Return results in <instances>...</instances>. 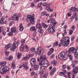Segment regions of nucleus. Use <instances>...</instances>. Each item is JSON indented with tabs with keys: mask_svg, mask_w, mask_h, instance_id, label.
<instances>
[{
	"mask_svg": "<svg viewBox=\"0 0 78 78\" xmlns=\"http://www.w3.org/2000/svg\"><path fill=\"white\" fill-rule=\"evenodd\" d=\"M5 65H6L5 62H0V66H2L0 68V73L2 74L5 73L9 70V68Z\"/></svg>",
	"mask_w": 78,
	"mask_h": 78,
	"instance_id": "obj_1",
	"label": "nucleus"
},
{
	"mask_svg": "<svg viewBox=\"0 0 78 78\" xmlns=\"http://www.w3.org/2000/svg\"><path fill=\"white\" fill-rule=\"evenodd\" d=\"M65 41L63 39L60 40V43L63 46L65 47L68 46L70 43V38L68 37H66L65 38Z\"/></svg>",
	"mask_w": 78,
	"mask_h": 78,
	"instance_id": "obj_2",
	"label": "nucleus"
},
{
	"mask_svg": "<svg viewBox=\"0 0 78 78\" xmlns=\"http://www.w3.org/2000/svg\"><path fill=\"white\" fill-rule=\"evenodd\" d=\"M27 21H28L29 20H30V22L31 24H34V16H31V15H28L27 16Z\"/></svg>",
	"mask_w": 78,
	"mask_h": 78,
	"instance_id": "obj_3",
	"label": "nucleus"
},
{
	"mask_svg": "<svg viewBox=\"0 0 78 78\" xmlns=\"http://www.w3.org/2000/svg\"><path fill=\"white\" fill-rule=\"evenodd\" d=\"M66 53L64 52H62L58 55V58L60 59H66L67 58L66 57Z\"/></svg>",
	"mask_w": 78,
	"mask_h": 78,
	"instance_id": "obj_4",
	"label": "nucleus"
},
{
	"mask_svg": "<svg viewBox=\"0 0 78 78\" xmlns=\"http://www.w3.org/2000/svg\"><path fill=\"white\" fill-rule=\"evenodd\" d=\"M13 40L14 41V42L13 44L12 45V46L10 48V50H12V51H14L17 48V46H16V38L15 37H14Z\"/></svg>",
	"mask_w": 78,
	"mask_h": 78,
	"instance_id": "obj_5",
	"label": "nucleus"
},
{
	"mask_svg": "<svg viewBox=\"0 0 78 78\" xmlns=\"http://www.w3.org/2000/svg\"><path fill=\"white\" fill-rule=\"evenodd\" d=\"M42 63L41 62H39V64L40 66H42L43 67H47L48 66V65H49V62L47 61H41Z\"/></svg>",
	"mask_w": 78,
	"mask_h": 78,
	"instance_id": "obj_6",
	"label": "nucleus"
},
{
	"mask_svg": "<svg viewBox=\"0 0 78 78\" xmlns=\"http://www.w3.org/2000/svg\"><path fill=\"white\" fill-rule=\"evenodd\" d=\"M43 53H44V50L41 47H40L37 49V51H36L35 54L37 55L38 54L39 55H42Z\"/></svg>",
	"mask_w": 78,
	"mask_h": 78,
	"instance_id": "obj_7",
	"label": "nucleus"
},
{
	"mask_svg": "<svg viewBox=\"0 0 78 78\" xmlns=\"http://www.w3.org/2000/svg\"><path fill=\"white\" fill-rule=\"evenodd\" d=\"M78 73V68L76 67L75 69H74L72 72V78H75V74H76Z\"/></svg>",
	"mask_w": 78,
	"mask_h": 78,
	"instance_id": "obj_8",
	"label": "nucleus"
},
{
	"mask_svg": "<svg viewBox=\"0 0 78 78\" xmlns=\"http://www.w3.org/2000/svg\"><path fill=\"white\" fill-rule=\"evenodd\" d=\"M48 30L50 33H53L54 32H55V28L54 27H49L48 28Z\"/></svg>",
	"mask_w": 78,
	"mask_h": 78,
	"instance_id": "obj_9",
	"label": "nucleus"
},
{
	"mask_svg": "<svg viewBox=\"0 0 78 78\" xmlns=\"http://www.w3.org/2000/svg\"><path fill=\"white\" fill-rule=\"evenodd\" d=\"M30 63L32 66H33L36 64V60L34 58H32L30 60Z\"/></svg>",
	"mask_w": 78,
	"mask_h": 78,
	"instance_id": "obj_10",
	"label": "nucleus"
},
{
	"mask_svg": "<svg viewBox=\"0 0 78 78\" xmlns=\"http://www.w3.org/2000/svg\"><path fill=\"white\" fill-rule=\"evenodd\" d=\"M57 23V22H56V21L53 20L51 23V26L52 27H54V28H55Z\"/></svg>",
	"mask_w": 78,
	"mask_h": 78,
	"instance_id": "obj_11",
	"label": "nucleus"
},
{
	"mask_svg": "<svg viewBox=\"0 0 78 78\" xmlns=\"http://www.w3.org/2000/svg\"><path fill=\"white\" fill-rule=\"evenodd\" d=\"M40 59L41 61L44 62V61H45L44 60H46V57L45 55L41 56L40 57Z\"/></svg>",
	"mask_w": 78,
	"mask_h": 78,
	"instance_id": "obj_12",
	"label": "nucleus"
},
{
	"mask_svg": "<svg viewBox=\"0 0 78 78\" xmlns=\"http://www.w3.org/2000/svg\"><path fill=\"white\" fill-rule=\"evenodd\" d=\"M69 51L71 53L73 52V53L74 52L75 50H76V49H75L74 47H72L70 48H69Z\"/></svg>",
	"mask_w": 78,
	"mask_h": 78,
	"instance_id": "obj_13",
	"label": "nucleus"
},
{
	"mask_svg": "<svg viewBox=\"0 0 78 78\" xmlns=\"http://www.w3.org/2000/svg\"><path fill=\"white\" fill-rule=\"evenodd\" d=\"M11 31L12 33H17V31L16 30V27H14V28H12L11 29Z\"/></svg>",
	"mask_w": 78,
	"mask_h": 78,
	"instance_id": "obj_14",
	"label": "nucleus"
},
{
	"mask_svg": "<svg viewBox=\"0 0 78 78\" xmlns=\"http://www.w3.org/2000/svg\"><path fill=\"white\" fill-rule=\"evenodd\" d=\"M5 17L4 16H2L1 18V20H0V23L1 24H3L4 23V20H5Z\"/></svg>",
	"mask_w": 78,
	"mask_h": 78,
	"instance_id": "obj_15",
	"label": "nucleus"
},
{
	"mask_svg": "<svg viewBox=\"0 0 78 78\" xmlns=\"http://www.w3.org/2000/svg\"><path fill=\"white\" fill-rule=\"evenodd\" d=\"M41 25H42L43 27L44 28H47L48 27V25L44 23H41Z\"/></svg>",
	"mask_w": 78,
	"mask_h": 78,
	"instance_id": "obj_16",
	"label": "nucleus"
},
{
	"mask_svg": "<svg viewBox=\"0 0 78 78\" xmlns=\"http://www.w3.org/2000/svg\"><path fill=\"white\" fill-rule=\"evenodd\" d=\"M25 64H26V65H25L24 64H23V67L25 69H28V66L27 65V62H25Z\"/></svg>",
	"mask_w": 78,
	"mask_h": 78,
	"instance_id": "obj_17",
	"label": "nucleus"
},
{
	"mask_svg": "<svg viewBox=\"0 0 78 78\" xmlns=\"http://www.w3.org/2000/svg\"><path fill=\"white\" fill-rule=\"evenodd\" d=\"M36 27L37 28H39V29L42 28V27L41 25V24L39 23H37L36 25Z\"/></svg>",
	"mask_w": 78,
	"mask_h": 78,
	"instance_id": "obj_18",
	"label": "nucleus"
},
{
	"mask_svg": "<svg viewBox=\"0 0 78 78\" xmlns=\"http://www.w3.org/2000/svg\"><path fill=\"white\" fill-rule=\"evenodd\" d=\"M55 70V68H53V69H52L51 71L50 72L51 75H53V74H54V72Z\"/></svg>",
	"mask_w": 78,
	"mask_h": 78,
	"instance_id": "obj_19",
	"label": "nucleus"
},
{
	"mask_svg": "<svg viewBox=\"0 0 78 78\" xmlns=\"http://www.w3.org/2000/svg\"><path fill=\"white\" fill-rule=\"evenodd\" d=\"M30 30H31V31H32V30H34V31H36V29H35V27L34 26H33L32 27H31L30 29Z\"/></svg>",
	"mask_w": 78,
	"mask_h": 78,
	"instance_id": "obj_20",
	"label": "nucleus"
},
{
	"mask_svg": "<svg viewBox=\"0 0 78 78\" xmlns=\"http://www.w3.org/2000/svg\"><path fill=\"white\" fill-rule=\"evenodd\" d=\"M75 50L74 51V52H73L74 53V56H75V58H76L77 57V56H78V52H77V50L75 49Z\"/></svg>",
	"mask_w": 78,
	"mask_h": 78,
	"instance_id": "obj_21",
	"label": "nucleus"
},
{
	"mask_svg": "<svg viewBox=\"0 0 78 78\" xmlns=\"http://www.w3.org/2000/svg\"><path fill=\"white\" fill-rule=\"evenodd\" d=\"M46 9L48 11H50V12H52L53 11V10L50 9V8L49 7L47 6L46 7Z\"/></svg>",
	"mask_w": 78,
	"mask_h": 78,
	"instance_id": "obj_22",
	"label": "nucleus"
},
{
	"mask_svg": "<svg viewBox=\"0 0 78 78\" xmlns=\"http://www.w3.org/2000/svg\"><path fill=\"white\" fill-rule=\"evenodd\" d=\"M62 35L63 39H64V37H65V36H64L65 34L66 35L67 34V32H66V30H64V34L62 33Z\"/></svg>",
	"mask_w": 78,
	"mask_h": 78,
	"instance_id": "obj_23",
	"label": "nucleus"
},
{
	"mask_svg": "<svg viewBox=\"0 0 78 78\" xmlns=\"http://www.w3.org/2000/svg\"><path fill=\"white\" fill-rule=\"evenodd\" d=\"M44 69H43L41 71H40L39 73H38V74L39 75H42V74H43V73H44Z\"/></svg>",
	"mask_w": 78,
	"mask_h": 78,
	"instance_id": "obj_24",
	"label": "nucleus"
},
{
	"mask_svg": "<svg viewBox=\"0 0 78 78\" xmlns=\"http://www.w3.org/2000/svg\"><path fill=\"white\" fill-rule=\"evenodd\" d=\"M34 66L36 70H38L39 69V66H38L37 65H34Z\"/></svg>",
	"mask_w": 78,
	"mask_h": 78,
	"instance_id": "obj_25",
	"label": "nucleus"
},
{
	"mask_svg": "<svg viewBox=\"0 0 78 78\" xmlns=\"http://www.w3.org/2000/svg\"><path fill=\"white\" fill-rule=\"evenodd\" d=\"M75 9H76L75 7H72L70 9V11H76V10H75Z\"/></svg>",
	"mask_w": 78,
	"mask_h": 78,
	"instance_id": "obj_26",
	"label": "nucleus"
},
{
	"mask_svg": "<svg viewBox=\"0 0 78 78\" xmlns=\"http://www.w3.org/2000/svg\"><path fill=\"white\" fill-rule=\"evenodd\" d=\"M12 69H15V68H16L15 64L14 62H12Z\"/></svg>",
	"mask_w": 78,
	"mask_h": 78,
	"instance_id": "obj_27",
	"label": "nucleus"
},
{
	"mask_svg": "<svg viewBox=\"0 0 78 78\" xmlns=\"http://www.w3.org/2000/svg\"><path fill=\"white\" fill-rule=\"evenodd\" d=\"M38 32H39V33H41V34L42 33H44V30L42 29H39L38 30Z\"/></svg>",
	"mask_w": 78,
	"mask_h": 78,
	"instance_id": "obj_28",
	"label": "nucleus"
},
{
	"mask_svg": "<svg viewBox=\"0 0 78 78\" xmlns=\"http://www.w3.org/2000/svg\"><path fill=\"white\" fill-rule=\"evenodd\" d=\"M24 46L23 45L21 46V47L20 48V49L21 51H23V48H24Z\"/></svg>",
	"mask_w": 78,
	"mask_h": 78,
	"instance_id": "obj_29",
	"label": "nucleus"
},
{
	"mask_svg": "<svg viewBox=\"0 0 78 78\" xmlns=\"http://www.w3.org/2000/svg\"><path fill=\"white\" fill-rule=\"evenodd\" d=\"M47 76H48V74H45L44 76H42L41 78H46Z\"/></svg>",
	"mask_w": 78,
	"mask_h": 78,
	"instance_id": "obj_30",
	"label": "nucleus"
},
{
	"mask_svg": "<svg viewBox=\"0 0 78 78\" xmlns=\"http://www.w3.org/2000/svg\"><path fill=\"white\" fill-rule=\"evenodd\" d=\"M13 59L12 58V56L10 55L9 58H8V60L9 61H11Z\"/></svg>",
	"mask_w": 78,
	"mask_h": 78,
	"instance_id": "obj_31",
	"label": "nucleus"
},
{
	"mask_svg": "<svg viewBox=\"0 0 78 78\" xmlns=\"http://www.w3.org/2000/svg\"><path fill=\"white\" fill-rule=\"evenodd\" d=\"M72 67H73V69H74L73 70H74V69H76V67H77V68H78V67H77V66H76V67H75V65L74 64H73ZM74 68H75V69H74Z\"/></svg>",
	"mask_w": 78,
	"mask_h": 78,
	"instance_id": "obj_32",
	"label": "nucleus"
},
{
	"mask_svg": "<svg viewBox=\"0 0 78 78\" xmlns=\"http://www.w3.org/2000/svg\"><path fill=\"white\" fill-rule=\"evenodd\" d=\"M22 25V23L20 24V26H19V27L20 28H22V30H23V27Z\"/></svg>",
	"mask_w": 78,
	"mask_h": 78,
	"instance_id": "obj_33",
	"label": "nucleus"
},
{
	"mask_svg": "<svg viewBox=\"0 0 78 78\" xmlns=\"http://www.w3.org/2000/svg\"><path fill=\"white\" fill-rule=\"evenodd\" d=\"M28 58V56L25 57L23 58V59L25 61H27Z\"/></svg>",
	"mask_w": 78,
	"mask_h": 78,
	"instance_id": "obj_34",
	"label": "nucleus"
},
{
	"mask_svg": "<svg viewBox=\"0 0 78 78\" xmlns=\"http://www.w3.org/2000/svg\"><path fill=\"white\" fill-rule=\"evenodd\" d=\"M66 54H67V55L69 56V55H70V53H71L70 51H69V50H68V51H66Z\"/></svg>",
	"mask_w": 78,
	"mask_h": 78,
	"instance_id": "obj_35",
	"label": "nucleus"
},
{
	"mask_svg": "<svg viewBox=\"0 0 78 78\" xmlns=\"http://www.w3.org/2000/svg\"><path fill=\"white\" fill-rule=\"evenodd\" d=\"M3 30V27H0V33Z\"/></svg>",
	"mask_w": 78,
	"mask_h": 78,
	"instance_id": "obj_36",
	"label": "nucleus"
},
{
	"mask_svg": "<svg viewBox=\"0 0 78 78\" xmlns=\"http://www.w3.org/2000/svg\"><path fill=\"white\" fill-rule=\"evenodd\" d=\"M67 74L68 76V78H70V73L69 72H68L67 73Z\"/></svg>",
	"mask_w": 78,
	"mask_h": 78,
	"instance_id": "obj_37",
	"label": "nucleus"
},
{
	"mask_svg": "<svg viewBox=\"0 0 78 78\" xmlns=\"http://www.w3.org/2000/svg\"><path fill=\"white\" fill-rule=\"evenodd\" d=\"M8 36H12V35H13V34L12 33V32H10L8 33Z\"/></svg>",
	"mask_w": 78,
	"mask_h": 78,
	"instance_id": "obj_38",
	"label": "nucleus"
},
{
	"mask_svg": "<svg viewBox=\"0 0 78 78\" xmlns=\"http://www.w3.org/2000/svg\"><path fill=\"white\" fill-rule=\"evenodd\" d=\"M31 50L32 52H34L35 51V48H31Z\"/></svg>",
	"mask_w": 78,
	"mask_h": 78,
	"instance_id": "obj_39",
	"label": "nucleus"
},
{
	"mask_svg": "<svg viewBox=\"0 0 78 78\" xmlns=\"http://www.w3.org/2000/svg\"><path fill=\"white\" fill-rule=\"evenodd\" d=\"M73 31L72 30H70V31H69V34L70 35H71L72 34V33H73Z\"/></svg>",
	"mask_w": 78,
	"mask_h": 78,
	"instance_id": "obj_40",
	"label": "nucleus"
},
{
	"mask_svg": "<svg viewBox=\"0 0 78 78\" xmlns=\"http://www.w3.org/2000/svg\"><path fill=\"white\" fill-rule=\"evenodd\" d=\"M13 16L15 18H16L17 17V15L16 13H14L13 15Z\"/></svg>",
	"mask_w": 78,
	"mask_h": 78,
	"instance_id": "obj_41",
	"label": "nucleus"
},
{
	"mask_svg": "<svg viewBox=\"0 0 78 78\" xmlns=\"http://www.w3.org/2000/svg\"><path fill=\"white\" fill-rule=\"evenodd\" d=\"M20 57H21L20 55V54L18 53L17 55V58H18V59H20Z\"/></svg>",
	"mask_w": 78,
	"mask_h": 78,
	"instance_id": "obj_42",
	"label": "nucleus"
},
{
	"mask_svg": "<svg viewBox=\"0 0 78 78\" xmlns=\"http://www.w3.org/2000/svg\"><path fill=\"white\" fill-rule=\"evenodd\" d=\"M9 53V51H5V53L6 55H8Z\"/></svg>",
	"mask_w": 78,
	"mask_h": 78,
	"instance_id": "obj_43",
	"label": "nucleus"
},
{
	"mask_svg": "<svg viewBox=\"0 0 78 78\" xmlns=\"http://www.w3.org/2000/svg\"><path fill=\"white\" fill-rule=\"evenodd\" d=\"M25 40H22L21 41V44H23L25 43Z\"/></svg>",
	"mask_w": 78,
	"mask_h": 78,
	"instance_id": "obj_44",
	"label": "nucleus"
},
{
	"mask_svg": "<svg viewBox=\"0 0 78 78\" xmlns=\"http://www.w3.org/2000/svg\"><path fill=\"white\" fill-rule=\"evenodd\" d=\"M35 72H34V71H33L32 72H31V75L33 76V75H35Z\"/></svg>",
	"mask_w": 78,
	"mask_h": 78,
	"instance_id": "obj_45",
	"label": "nucleus"
},
{
	"mask_svg": "<svg viewBox=\"0 0 78 78\" xmlns=\"http://www.w3.org/2000/svg\"><path fill=\"white\" fill-rule=\"evenodd\" d=\"M68 57H69L70 59H72V56L71 55H69V56H68Z\"/></svg>",
	"mask_w": 78,
	"mask_h": 78,
	"instance_id": "obj_46",
	"label": "nucleus"
},
{
	"mask_svg": "<svg viewBox=\"0 0 78 78\" xmlns=\"http://www.w3.org/2000/svg\"><path fill=\"white\" fill-rule=\"evenodd\" d=\"M42 15H43V16H46V14L47 13H46V12H42Z\"/></svg>",
	"mask_w": 78,
	"mask_h": 78,
	"instance_id": "obj_47",
	"label": "nucleus"
},
{
	"mask_svg": "<svg viewBox=\"0 0 78 78\" xmlns=\"http://www.w3.org/2000/svg\"><path fill=\"white\" fill-rule=\"evenodd\" d=\"M49 18L50 20H54V19L52 18V16H49Z\"/></svg>",
	"mask_w": 78,
	"mask_h": 78,
	"instance_id": "obj_48",
	"label": "nucleus"
},
{
	"mask_svg": "<svg viewBox=\"0 0 78 78\" xmlns=\"http://www.w3.org/2000/svg\"><path fill=\"white\" fill-rule=\"evenodd\" d=\"M53 52L51 51H49L48 52V55H51V54H52Z\"/></svg>",
	"mask_w": 78,
	"mask_h": 78,
	"instance_id": "obj_49",
	"label": "nucleus"
},
{
	"mask_svg": "<svg viewBox=\"0 0 78 78\" xmlns=\"http://www.w3.org/2000/svg\"><path fill=\"white\" fill-rule=\"evenodd\" d=\"M57 62H56V61H54L53 62V65L54 66H56V64Z\"/></svg>",
	"mask_w": 78,
	"mask_h": 78,
	"instance_id": "obj_50",
	"label": "nucleus"
},
{
	"mask_svg": "<svg viewBox=\"0 0 78 78\" xmlns=\"http://www.w3.org/2000/svg\"><path fill=\"white\" fill-rule=\"evenodd\" d=\"M62 72H63V73H67V71H66L65 69H63Z\"/></svg>",
	"mask_w": 78,
	"mask_h": 78,
	"instance_id": "obj_51",
	"label": "nucleus"
},
{
	"mask_svg": "<svg viewBox=\"0 0 78 78\" xmlns=\"http://www.w3.org/2000/svg\"><path fill=\"white\" fill-rule=\"evenodd\" d=\"M36 35V32H35L33 34V37H35Z\"/></svg>",
	"mask_w": 78,
	"mask_h": 78,
	"instance_id": "obj_52",
	"label": "nucleus"
},
{
	"mask_svg": "<svg viewBox=\"0 0 78 78\" xmlns=\"http://www.w3.org/2000/svg\"><path fill=\"white\" fill-rule=\"evenodd\" d=\"M16 44L17 45H19V44H20V43L19 42V41H17L16 42Z\"/></svg>",
	"mask_w": 78,
	"mask_h": 78,
	"instance_id": "obj_53",
	"label": "nucleus"
},
{
	"mask_svg": "<svg viewBox=\"0 0 78 78\" xmlns=\"http://www.w3.org/2000/svg\"><path fill=\"white\" fill-rule=\"evenodd\" d=\"M54 51V49H53V48H50V51H51V52L53 53V52Z\"/></svg>",
	"mask_w": 78,
	"mask_h": 78,
	"instance_id": "obj_54",
	"label": "nucleus"
},
{
	"mask_svg": "<svg viewBox=\"0 0 78 78\" xmlns=\"http://www.w3.org/2000/svg\"><path fill=\"white\" fill-rule=\"evenodd\" d=\"M71 28L73 30H75V26H72Z\"/></svg>",
	"mask_w": 78,
	"mask_h": 78,
	"instance_id": "obj_55",
	"label": "nucleus"
},
{
	"mask_svg": "<svg viewBox=\"0 0 78 78\" xmlns=\"http://www.w3.org/2000/svg\"><path fill=\"white\" fill-rule=\"evenodd\" d=\"M74 38H75V36H73L72 38H71V41H73V39H74Z\"/></svg>",
	"mask_w": 78,
	"mask_h": 78,
	"instance_id": "obj_56",
	"label": "nucleus"
},
{
	"mask_svg": "<svg viewBox=\"0 0 78 78\" xmlns=\"http://www.w3.org/2000/svg\"><path fill=\"white\" fill-rule=\"evenodd\" d=\"M62 68L64 69H66V66L65 65H63L62 66Z\"/></svg>",
	"mask_w": 78,
	"mask_h": 78,
	"instance_id": "obj_57",
	"label": "nucleus"
},
{
	"mask_svg": "<svg viewBox=\"0 0 78 78\" xmlns=\"http://www.w3.org/2000/svg\"><path fill=\"white\" fill-rule=\"evenodd\" d=\"M77 14V13H76V12H74L73 13V15H74L76 16Z\"/></svg>",
	"mask_w": 78,
	"mask_h": 78,
	"instance_id": "obj_58",
	"label": "nucleus"
},
{
	"mask_svg": "<svg viewBox=\"0 0 78 78\" xmlns=\"http://www.w3.org/2000/svg\"><path fill=\"white\" fill-rule=\"evenodd\" d=\"M43 6H46V5H47V3H45V2H44L43 3Z\"/></svg>",
	"mask_w": 78,
	"mask_h": 78,
	"instance_id": "obj_59",
	"label": "nucleus"
},
{
	"mask_svg": "<svg viewBox=\"0 0 78 78\" xmlns=\"http://www.w3.org/2000/svg\"><path fill=\"white\" fill-rule=\"evenodd\" d=\"M55 45H56V46H58V41H56Z\"/></svg>",
	"mask_w": 78,
	"mask_h": 78,
	"instance_id": "obj_60",
	"label": "nucleus"
},
{
	"mask_svg": "<svg viewBox=\"0 0 78 78\" xmlns=\"http://www.w3.org/2000/svg\"><path fill=\"white\" fill-rule=\"evenodd\" d=\"M72 17H73V18L75 19L76 17V15H73Z\"/></svg>",
	"mask_w": 78,
	"mask_h": 78,
	"instance_id": "obj_61",
	"label": "nucleus"
},
{
	"mask_svg": "<svg viewBox=\"0 0 78 78\" xmlns=\"http://www.w3.org/2000/svg\"><path fill=\"white\" fill-rule=\"evenodd\" d=\"M66 67L68 70H70V66H67Z\"/></svg>",
	"mask_w": 78,
	"mask_h": 78,
	"instance_id": "obj_62",
	"label": "nucleus"
},
{
	"mask_svg": "<svg viewBox=\"0 0 78 78\" xmlns=\"http://www.w3.org/2000/svg\"><path fill=\"white\" fill-rule=\"evenodd\" d=\"M9 47V45H8L5 46V48H10V47Z\"/></svg>",
	"mask_w": 78,
	"mask_h": 78,
	"instance_id": "obj_63",
	"label": "nucleus"
},
{
	"mask_svg": "<svg viewBox=\"0 0 78 78\" xmlns=\"http://www.w3.org/2000/svg\"><path fill=\"white\" fill-rule=\"evenodd\" d=\"M75 19L74 18H73V17L72 16V17L71 18V22H72V21H73V19Z\"/></svg>",
	"mask_w": 78,
	"mask_h": 78,
	"instance_id": "obj_64",
	"label": "nucleus"
}]
</instances>
